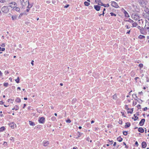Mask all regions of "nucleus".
Here are the masks:
<instances>
[{
    "label": "nucleus",
    "instance_id": "obj_1",
    "mask_svg": "<svg viewBox=\"0 0 149 149\" xmlns=\"http://www.w3.org/2000/svg\"><path fill=\"white\" fill-rule=\"evenodd\" d=\"M21 4L23 8L27 5H28L27 6L28 8H31V6H30L29 5V2L28 1V0H20Z\"/></svg>",
    "mask_w": 149,
    "mask_h": 149
},
{
    "label": "nucleus",
    "instance_id": "obj_2",
    "mask_svg": "<svg viewBox=\"0 0 149 149\" xmlns=\"http://www.w3.org/2000/svg\"><path fill=\"white\" fill-rule=\"evenodd\" d=\"M1 11L3 12L6 13L9 11V9L8 6H4L2 8Z\"/></svg>",
    "mask_w": 149,
    "mask_h": 149
},
{
    "label": "nucleus",
    "instance_id": "obj_3",
    "mask_svg": "<svg viewBox=\"0 0 149 149\" xmlns=\"http://www.w3.org/2000/svg\"><path fill=\"white\" fill-rule=\"evenodd\" d=\"M8 5H9V7H10L11 8H14L16 6L17 4L15 2H13L9 3Z\"/></svg>",
    "mask_w": 149,
    "mask_h": 149
},
{
    "label": "nucleus",
    "instance_id": "obj_4",
    "mask_svg": "<svg viewBox=\"0 0 149 149\" xmlns=\"http://www.w3.org/2000/svg\"><path fill=\"white\" fill-rule=\"evenodd\" d=\"M111 6L116 8H118L119 7L118 4L115 1H112L111 3Z\"/></svg>",
    "mask_w": 149,
    "mask_h": 149
},
{
    "label": "nucleus",
    "instance_id": "obj_5",
    "mask_svg": "<svg viewBox=\"0 0 149 149\" xmlns=\"http://www.w3.org/2000/svg\"><path fill=\"white\" fill-rule=\"evenodd\" d=\"M38 121L40 123H43L45 122V119L44 117H42L39 118Z\"/></svg>",
    "mask_w": 149,
    "mask_h": 149
},
{
    "label": "nucleus",
    "instance_id": "obj_6",
    "mask_svg": "<svg viewBox=\"0 0 149 149\" xmlns=\"http://www.w3.org/2000/svg\"><path fill=\"white\" fill-rule=\"evenodd\" d=\"M135 20H137L139 18V16L138 14L135 15L132 18Z\"/></svg>",
    "mask_w": 149,
    "mask_h": 149
},
{
    "label": "nucleus",
    "instance_id": "obj_7",
    "mask_svg": "<svg viewBox=\"0 0 149 149\" xmlns=\"http://www.w3.org/2000/svg\"><path fill=\"white\" fill-rule=\"evenodd\" d=\"M101 7L98 5H94V8L97 11H99Z\"/></svg>",
    "mask_w": 149,
    "mask_h": 149
},
{
    "label": "nucleus",
    "instance_id": "obj_8",
    "mask_svg": "<svg viewBox=\"0 0 149 149\" xmlns=\"http://www.w3.org/2000/svg\"><path fill=\"white\" fill-rule=\"evenodd\" d=\"M145 121V119H142L139 123V125L141 126H142L143 125Z\"/></svg>",
    "mask_w": 149,
    "mask_h": 149
},
{
    "label": "nucleus",
    "instance_id": "obj_9",
    "mask_svg": "<svg viewBox=\"0 0 149 149\" xmlns=\"http://www.w3.org/2000/svg\"><path fill=\"white\" fill-rule=\"evenodd\" d=\"M49 143V142L47 141H44L43 143V145L45 146H47Z\"/></svg>",
    "mask_w": 149,
    "mask_h": 149
},
{
    "label": "nucleus",
    "instance_id": "obj_10",
    "mask_svg": "<svg viewBox=\"0 0 149 149\" xmlns=\"http://www.w3.org/2000/svg\"><path fill=\"white\" fill-rule=\"evenodd\" d=\"M144 11L148 15H149V9L148 8L146 7L145 8Z\"/></svg>",
    "mask_w": 149,
    "mask_h": 149
},
{
    "label": "nucleus",
    "instance_id": "obj_11",
    "mask_svg": "<svg viewBox=\"0 0 149 149\" xmlns=\"http://www.w3.org/2000/svg\"><path fill=\"white\" fill-rule=\"evenodd\" d=\"M138 131L141 133H143L144 132V130L142 127H139L138 130Z\"/></svg>",
    "mask_w": 149,
    "mask_h": 149
},
{
    "label": "nucleus",
    "instance_id": "obj_12",
    "mask_svg": "<svg viewBox=\"0 0 149 149\" xmlns=\"http://www.w3.org/2000/svg\"><path fill=\"white\" fill-rule=\"evenodd\" d=\"M146 146V143L145 142L143 141L142 143V147L143 148H145Z\"/></svg>",
    "mask_w": 149,
    "mask_h": 149
},
{
    "label": "nucleus",
    "instance_id": "obj_13",
    "mask_svg": "<svg viewBox=\"0 0 149 149\" xmlns=\"http://www.w3.org/2000/svg\"><path fill=\"white\" fill-rule=\"evenodd\" d=\"M124 13L125 15V17H129V15L128 14V13L125 10H124Z\"/></svg>",
    "mask_w": 149,
    "mask_h": 149
},
{
    "label": "nucleus",
    "instance_id": "obj_14",
    "mask_svg": "<svg viewBox=\"0 0 149 149\" xmlns=\"http://www.w3.org/2000/svg\"><path fill=\"white\" fill-rule=\"evenodd\" d=\"M11 18L13 20H14L17 19V16L16 15H13L12 16Z\"/></svg>",
    "mask_w": 149,
    "mask_h": 149
},
{
    "label": "nucleus",
    "instance_id": "obj_15",
    "mask_svg": "<svg viewBox=\"0 0 149 149\" xmlns=\"http://www.w3.org/2000/svg\"><path fill=\"white\" fill-rule=\"evenodd\" d=\"M143 16L145 18L147 19L149 21V16H147L146 13H143Z\"/></svg>",
    "mask_w": 149,
    "mask_h": 149
},
{
    "label": "nucleus",
    "instance_id": "obj_16",
    "mask_svg": "<svg viewBox=\"0 0 149 149\" xmlns=\"http://www.w3.org/2000/svg\"><path fill=\"white\" fill-rule=\"evenodd\" d=\"M29 123L30 125L31 126H34L35 125V124L33 122L31 121H29Z\"/></svg>",
    "mask_w": 149,
    "mask_h": 149
},
{
    "label": "nucleus",
    "instance_id": "obj_17",
    "mask_svg": "<svg viewBox=\"0 0 149 149\" xmlns=\"http://www.w3.org/2000/svg\"><path fill=\"white\" fill-rule=\"evenodd\" d=\"M126 124L125 125V128H127L129 127L130 125V123H126Z\"/></svg>",
    "mask_w": 149,
    "mask_h": 149
},
{
    "label": "nucleus",
    "instance_id": "obj_18",
    "mask_svg": "<svg viewBox=\"0 0 149 149\" xmlns=\"http://www.w3.org/2000/svg\"><path fill=\"white\" fill-rule=\"evenodd\" d=\"M129 111H127L128 113H130L132 114L133 113V109L132 108L129 109Z\"/></svg>",
    "mask_w": 149,
    "mask_h": 149
},
{
    "label": "nucleus",
    "instance_id": "obj_19",
    "mask_svg": "<svg viewBox=\"0 0 149 149\" xmlns=\"http://www.w3.org/2000/svg\"><path fill=\"white\" fill-rule=\"evenodd\" d=\"M98 4L100 5H101L102 6H103L104 7H106V6H105V4H103L102 3L101 1H100L99 3H98Z\"/></svg>",
    "mask_w": 149,
    "mask_h": 149
},
{
    "label": "nucleus",
    "instance_id": "obj_20",
    "mask_svg": "<svg viewBox=\"0 0 149 149\" xmlns=\"http://www.w3.org/2000/svg\"><path fill=\"white\" fill-rule=\"evenodd\" d=\"M15 101L17 102H20L21 101V100L20 98L17 97Z\"/></svg>",
    "mask_w": 149,
    "mask_h": 149
},
{
    "label": "nucleus",
    "instance_id": "obj_21",
    "mask_svg": "<svg viewBox=\"0 0 149 149\" xmlns=\"http://www.w3.org/2000/svg\"><path fill=\"white\" fill-rule=\"evenodd\" d=\"M19 109V107L17 106H16V107H14V108L12 109L13 110H17Z\"/></svg>",
    "mask_w": 149,
    "mask_h": 149
},
{
    "label": "nucleus",
    "instance_id": "obj_22",
    "mask_svg": "<svg viewBox=\"0 0 149 149\" xmlns=\"http://www.w3.org/2000/svg\"><path fill=\"white\" fill-rule=\"evenodd\" d=\"M5 130V128L4 127H2L0 128V132H2Z\"/></svg>",
    "mask_w": 149,
    "mask_h": 149
},
{
    "label": "nucleus",
    "instance_id": "obj_23",
    "mask_svg": "<svg viewBox=\"0 0 149 149\" xmlns=\"http://www.w3.org/2000/svg\"><path fill=\"white\" fill-rule=\"evenodd\" d=\"M113 99L116 100L117 99V95L116 94H114L113 96Z\"/></svg>",
    "mask_w": 149,
    "mask_h": 149
},
{
    "label": "nucleus",
    "instance_id": "obj_24",
    "mask_svg": "<svg viewBox=\"0 0 149 149\" xmlns=\"http://www.w3.org/2000/svg\"><path fill=\"white\" fill-rule=\"evenodd\" d=\"M84 4L85 6H88L90 5V3L87 1H85L84 3Z\"/></svg>",
    "mask_w": 149,
    "mask_h": 149
},
{
    "label": "nucleus",
    "instance_id": "obj_25",
    "mask_svg": "<svg viewBox=\"0 0 149 149\" xmlns=\"http://www.w3.org/2000/svg\"><path fill=\"white\" fill-rule=\"evenodd\" d=\"M145 38V36H143V35H140L139 36V38L140 39L144 38Z\"/></svg>",
    "mask_w": 149,
    "mask_h": 149
},
{
    "label": "nucleus",
    "instance_id": "obj_26",
    "mask_svg": "<svg viewBox=\"0 0 149 149\" xmlns=\"http://www.w3.org/2000/svg\"><path fill=\"white\" fill-rule=\"evenodd\" d=\"M117 140L120 142H121L123 140V139L120 137H118L117 139Z\"/></svg>",
    "mask_w": 149,
    "mask_h": 149
},
{
    "label": "nucleus",
    "instance_id": "obj_27",
    "mask_svg": "<svg viewBox=\"0 0 149 149\" xmlns=\"http://www.w3.org/2000/svg\"><path fill=\"white\" fill-rule=\"evenodd\" d=\"M132 26L133 27H136L137 25V24L136 23L134 22L132 24Z\"/></svg>",
    "mask_w": 149,
    "mask_h": 149
},
{
    "label": "nucleus",
    "instance_id": "obj_28",
    "mask_svg": "<svg viewBox=\"0 0 149 149\" xmlns=\"http://www.w3.org/2000/svg\"><path fill=\"white\" fill-rule=\"evenodd\" d=\"M20 10V8H19L17 7H16L15 9V10L17 12L19 11Z\"/></svg>",
    "mask_w": 149,
    "mask_h": 149
},
{
    "label": "nucleus",
    "instance_id": "obj_29",
    "mask_svg": "<svg viewBox=\"0 0 149 149\" xmlns=\"http://www.w3.org/2000/svg\"><path fill=\"white\" fill-rule=\"evenodd\" d=\"M110 14L111 16H116V15L114 13H113L111 12L110 13Z\"/></svg>",
    "mask_w": 149,
    "mask_h": 149
},
{
    "label": "nucleus",
    "instance_id": "obj_30",
    "mask_svg": "<svg viewBox=\"0 0 149 149\" xmlns=\"http://www.w3.org/2000/svg\"><path fill=\"white\" fill-rule=\"evenodd\" d=\"M123 134H124V135L125 136L127 135V131H123Z\"/></svg>",
    "mask_w": 149,
    "mask_h": 149
},
{
    "label": "nucleus",
    "instance_id": "obj_31",
    "mask_svg": "<svg viewBox=\"0 0 149 149\" xmlns=\"http://www.w3.org/2000/svg\"><path fill=\"white\" fill-rule=\"evenodd\" d=\"M19 77H18L17 79L15 80V81L17 83H19Z\"/></svg>",
    "mask_w": 149,
    "mask_h": 149
},
{
    "label": "nucleus",
    "instance_id": "obj_32",
    "mask_svg": "<svg viewBox=\"0 0 149 149\" xmlns=\"http://www.w3.org/2000/svg\"><path fill=\"white\" fill-rule=\"evenodd\" d=\"M134 116L135 117V119H134V120L136 121V120H137V119L138 118V117H137V116H135V114L134 115Z\"/></svg>",
    "mask_w": 149,
    "mask_h": 149
},
{
    "label": "nucleus",
    "instance_id": "obj_33",
    "mask_svg": "<svg viewBox=\"0 0 149 149\" xmlns=\"http://www.w3.org/2000/svg\"><path fill=\"white\" fill-rule=\"evenodd\" d=\"M8 85V83H5L4 84V86L5 87H7Z\"/></svg>",
    "mask_w": 149,
    "mask_h": 149
},
{
    "label": "nucleus",
    "instance_id": "obj_34",
    "mask_svg": "<svg viewBox=\"0 0 149 149\" xmlns=\"http://www.w3.org/2000/svg\"><path fill=\"white\" fill-rule=\"evenodd\" d=\"M51 119L53 121H54L56 119V118L54 117H52V118Z\"/></svg>",
    "mask_w": 149,
    "mask_h": 149
},
{
    "label": "nucleus",
    "instance_id": "obj_35",
    "mask_svg": "<svg viewBox=\"0 0 149 149\" xmlns=\"http://www.w3.org/2000/svg\"><path fill=\"white\" fill-rule=\"evenodd\" d=\"M139 66L140 68H142L143 67V64L141 63H140L139 65Z\"/></svg>",
    "mask_w": 149,
    "mask_h": 149
},
{
    "label": "nucleus",
    "instance_id": "obj_36",
    "mask_svg": "<svg viewBox=\"0 0 149 149\" xmlns=\"http://www.w3.org/2000/svg\"><path fill=\"white\" fill-rule=\"evenodd\" d=\"M95 1L96 3H99L101 1L100 0H95Z\"/></svg>",
    "mask_w": 149,
    "mask_h": 149
},
{
    "label": "nucleus",
    "instance_id": "obj_37",
    "mask_svg": "<svg viewBox=\"0 0 149 149\" xmlns=\"http://www.w3.org/2000/svg\"><path fill=\"white\" fill-rule=\"evenodd\" d=\"M5 50V48H1V47H0V50L3 51Z\"/></svg>",
    "mask_w": 149,
    "mask_h": 149
},
{
    "label": "nucleus",
    "instance_id": "obj_38",
    "mask_svg": "<svg viewBox=\"0 0 149 149\" xmlns=\"http://www.w3.org/2000/svg\"><path fill=\"white\" fill-rule=\"evenodd\" d=\"M6 2L5 0H0V2L4 3Z\"/></svg>",
    "mask_w": 149,
    "mask_h": 149
},
{
    "label": "nucleus",
    "instance_id": "obj_39",
    "mask_svg": "<svg viewBox=\"0 0 149 149\" xmlns=\"http://www.w3.org/2000/svg\"><path fill=\"white\" fill-rule=\"evenodd\" d=\"M66 122L67 123H70L71 122V121L70 119H68V120H66Z\"/></svg>",
    "mask_w": 149,
    "mask_h": 149
},
{
    "label": "nucleus",
    "instance_id": "obj_40",
    "mask_svg": "<svg viewBox=\"0 0 149 149\" xmlns=\"http://www.w3.org/2000/svg\"><path fill=\"white\" fill-rule=\"evenodd\" d=\"M78 133H79V135H78V138L81 135L82 133H80L79 132H78ZM77 138V137L76 138Z\"/></svg>",
    "mask_w": 149,
    "mask_h": 149
},
{
    "label": "nucleus",
    "instance_id": "obj_41",
    "mask_svg": "<svg viewBox=\"0 0 149 149\" xmlns=\"http://www.w3.org/2000/svg\"><path fill=\"white\" fill-rule=\"evenodd\" d=\"M128 21L130 23H132L134 22L131 19H129V20H128Z\"/></svg>",
    "mask_w": 149,
    "mask_h": 149
},
{
    "label": "nucleus",
    "instance_id": "obj_42",
    "mask_svg": "<svg viewBox=\"0 0 149 149\" xmlns=\"http://www.w3.org/2000/svg\"><path fill=\"white\" fill-rule=\"evenodd\" d=\"M125 109H127V110H129V109L128 108V105H125Z\"/></svg>",
    "mask_w": 149,
    "mask_h": 149
},
{
    "label": "nucleus",
    "instance_id": "obj_43",
    "mask_svg": "<svg viewBox=\"0 0 149 149\" xmlns=\"http://www.w3.org/2000/svg\"><path fill=\"white\" fill-rule=\"evenodd\" d=\"M137 108H138L139 109H140L141 108V105L139 104L137 106Z\"/></svg>",
    "mask_w": 149,
    "mask_h": 149
},
{
    "label": "nucleus",
    "instance_id": "obj_44",
    "mask_svg": "<svg viewBox=\"0 0 149 149\" xmlns=\"http://www.w3.org/2000/svg\"><path fill=\"white\" fill-rule=\"evenodd\" d=\"M69 6V5H67L66 6H64V8H67Z\"/></svg>",
    "mask_w": 149,
    "mask_h": 149
},
{
    "label": "nucleus",
    "instance_id": "obj_45",
    "mask_svg": "<svg viewBox=\"0 0 149 149\" xmlns=\"http://www.w3.org/2000/svg\"><path fill=\"white\" fill-rule=\"evenodd\" d=\"M148 108L147 107H145L143 109V111H146L147 109Z\"/></svg>",
    "mask_w": 149,
    "mask_h": 149
},
{
    "label": "nucleus",
    "instance_id": "obj_46",
    "mask_svg": "<svg viewBox=\"0 0 149 149\" xmlns=\"http://www.w3.org/2000/svg\"><path fill=\"white\" fill-rule=\"evenodd\" d=\"M135 145L136 146H138V142L137 141H136L135 143Z\"/></svg>",
    "mask_w": 149,
    "mask_h": 149
},
{
    "label": "nucleus",
    "instance_id": "obj_47",
    "mask_svg": "<svg viewBox=\"0 0 149 149\" xmlns=\"http://www.w3.org/2000/svg\"><path fill=\"white\" fill-rule=\"evenodd\" d=\"M33 62H34V61L32 60L31 61V63L33 66Z\"/></svg>",
    "mask_w": 149,
    "mask_h": 149
},
{
    "label": "nucleus",
    "instance_id": "obj_48",
    "mask_svg": "<svg viewBox=\"0 0 149 149\" xmlns=\"http://www.w3.org/2000/svg\"><path fill=\"white\" fill-rule=\"evenodd\" d=\"M4 103V102H3L2 101H0V104H2Z\"/></svg>",
    "mask_w": 149,
    "mask_h": 149
},
{
    "label": "nucleus",
    "instance_id": "obj_49",
    "mask_svg": "<svg viewBox=\"0 0 149 149\" xmlns=\"http://www.w3.org/2000/svg\"><path fill=\"white\" fill-rule=\"evenodd\" d=\"M139 77H136L135 78V79L136 81V80L138 79H139Z\"/></svg>",
    "mask_w": 149,
    "mask_h": 149
},
{
    "label": "nucleus",
    "instance_id": "obj_50",
    "mask_svg": "<svg viewBox=\"0 0 149 149\" xmlns=\"http://www.w3.org/2000/svg\"><path fill=\"white\" fill-rule=\"evenodd\" d=\"M23 15V13L20 14L19 15V18L20 17H21Z\"/></svg>",
    "mask_w": 149,
    "mask_h": 149
},
{
    "label": "nucleus",
    "instance_id": "obj_51",
    "mask_svg": "<svg viewBox=\"0 0 149 149\" xmlns=\"http://www.w3.org/2000/svg\"><path fill=\"white\" fill-rule=\"evenodd\" d=\"M125 27H126V28L127 29H130V27H129L127 25H126V26H125Z\"/></svg>",
    "mask_w": 149,
    "mask_h": 149
},
{
    "label": "nucleus",
    "instance_id": "obj_52",
    "mask_svg": "<svg viewBox=\"0 0 149 149\" xmlns=\"http://www.w3.org/2000/svg\"><path fill=\"white\" fill-rule=\"evenodd\" d=\"M121 113L122 114V116H123L124 117H126L124 115V114L122 112H121Z\"/></svg>",
    "mask_w": 149,
    "mask_h": 149
},
{
    "label": "nucleus",
    "instance_id": "obj_53",
    "mask_svg": "<svg viewBox=\"0 0 149 149\" xmlns=\"http://www.w3.org/2000/svg\"><path fill=\"white\" fill-rule=\"evenodd\" d=\"M1 46L2 47H5V44L4 43L3 44L1 45Z\"/></svg>",
    "mask_w": 149,
    "mask_h": 149
},
{
    "label": "nucleus",
    "instance_id": "obj_54",
    "mask_svg": "<svg viewBox=\"0 0 149 149\" xmlns=\"http://www.w3.org/2000/svg\"><path fill=\"white\" fill-rule=\"evenodd\" d=\"M89 139H90V138H88V137L86 139V140H87L88 141H89Z\"/></svg>",
    "mask_w": 149,
    "mask_h": 149
},
{
    "label": "nucleus",
    "instance_id": "obj_55",
    "mask_svg": "<svg viewBox=\"0 0 149 149\" xmlns=\"http://www.w3.org/2000/svg\"><path fill=\"white\" fill-rule=\"evenodd\" d=\"M3 144L4 145H6L7 144V143L6 142H4Z\"/></svg>",
    "mask_w": 149,
    "mask_h": 149
},
{
    "label": "nucleus",
    "instance_id": "obj_56",
    "mask_svg": "<svg viewBox=\"0 0 149 149\" xmlns=\"http://www.w3.org/2000/svg\"><path fill=\"white\" fill-rule=\"evenodd\" d=\"M108 141H109L111 143V144H112V143H113V141H112V140H111V141H110L109 140Z\"/></svg>",
    "mask_w": 149,
    "mask_h": 149
},
{
    "label": "nucleus",
    "instance_id": "obj_57",
    "mask_svg": "<svg viewBox=\"0 0 149 149\" xmlns=\"http://www.w3.org/2000/svg\"><path fill=\"white\" fill-rule=\"evenodd\" d=\"M145 29H149V27H146L145 28Z\"/></svg>",
    "mask_w": 149,
    "mask_h": 149
},
{
    "label": "nucleus",
    "instance_id": "obj_58",
    "mask_svg": "<svg viewBox=\"0 0 149 149\" xmlns=\"http://www.w3.org/2000/svg\"><path fill=\"white\" fill-rule=\"evenodd\" d=\"M123 143H124V145H125V147L126 148H127V146L126 145V143H125V142H124Z\"/></svg>",
    "mask_w": 149,
    "mask_h": 149
},
{
    "label": "nucleus",
    "instance_id": "obj_59",
    "mask_svg": "<svg viewBox=\"0 0 149 149\" xmlns=\"http://www.w3.org/2000/svg\"><path fill=\"white\" fill-rule=\"evenodd\" d=\"M130 32V30H129L126 33L127 34H129Z\"/></svg>",
    "mask_w": 149,
    "mask_h": 149
},
{
    "label": "nucleus",
    "instance_id": "obj_60",
    "mask_svg": "<svg viewBox=\"0 0 149 149\" xmlns=\"http://www.w3.org/2000/svg\"><path fill=\"white\" fill-rule=\"evenodd\" d=\"M116 142H115L114 143L113 145V146H116Z\"/></svg>",
    "mask_w": 149,
    "mask_h": 149
},
{
    "label": "nucleus",
    "instance_id": "obj_61",
    "mask_svg": "<svg viewBox=\"0 0 149 149\" xmlns=\"http://www.w3.org/2000/svg\"><path fill=\"white\" fill-rule=\"evenodd\" d=\"M105 6H106V7L107 6L109 7V4H107L105 5Z\"/></svg>",
    "mask_w": 149,
    "mask_h": 149
},
{
    "label": "nucleus",
    "instance_id": "obj_62",
    "mask_svg": "<svg viewBox=\"0 0 149 149\" xmlns=\"http://www.w3.org/2000/svg\"><path fill=\"white\" fill-rule=\"evenodd\" d=\"M26 106V104H24V107H23V108H24V107H25Z\"/></svg>",
    "mask_w": 149,
    "mask_h": 149
},
{
    "label": "nucleus",
    "instance_id": "obj_63",
    "mask_svg": "<svg viewBox=\"0 0 149 149\" xmlns=\"http://www.w3.org/2000/svg\"><path fill=\"white\" fill-rule=\"evenodd\" d=\"M24 99L25 100H26L27 99V97H24Z\"/></svg>",
    "mask_w": 149,
    "mask_h": 149
},
{
    "label": "nucleus",
    "instance_id": "obj_64",
    "mask_svg": "<svg viewBox=\"0 0 149 149\" xmlns=\"http://www.w3.org/2000/svg\"><path fill=\"white\" fill-rule=\"evenodd\" d=\"M94 122V121L93 120H92V121H91V124L93 123Z\"/></svg>",
    "mask_w": 149,
    "mask_h": 149
}]
</instances>
